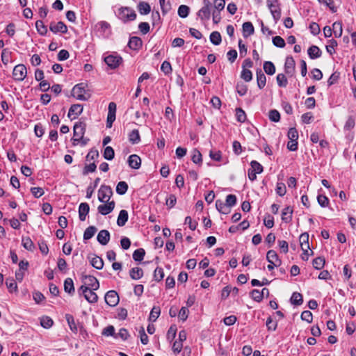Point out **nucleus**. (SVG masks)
I'll list each match as a JSON object with an SVG mask.
<instances>
[{"instance_id": "obj_48", "label": "nucleus", "mask_w": 356, "mask_h": 356, "mask_svg": "<svg viewBox=\"0 0 356 356\" xmlns=\"http://www.w3.org/2000/svg\"><path fill=\"white\" fill-rule=\"evenodd\" d=\"M65 318H66V320L67 321V323L69 325L70 330L74 332H76L77 327H76L74 317L71 314H66Z\"/></svg>"}, {"instance_id": "obj_51", "label": "nucleus", "mask_w": 356, "mask_h": 356, "mask_svg": "<svg viewBox=\"0 0 356 356\" xmlns=\"http://www.w3.org/2000/svg\"><path fill=\"white\" fill-rule=\"evenodd\" d=\"M236 117L239 122H244L246 120V114L241 108H236Z\"/></svg>"}, {"instance_id": "obj_31", "label": "nucleus", "mask_w": 356, "mask_h": 356, "mask_svg": "<svg viewBox=\"0 0 356 356\" xmlns=\"http://www.w3.org/2000/svg\"><path fill=\"white\" fill-rule=\"evenodd\" d=\"M64 290L69 294H73L74 293V286L73 280L71 278H67L64 282Z\"/></svg>"}, {"instance_id": "obj_9", "label": "nucleus", "mask_w": 356, "mask_h": 356, "mask_svg": "<svg viewBox=\"0 0 356 356\" xmlns=\"http://www.w3.org/2000/svg\"><path fill=\"white\" fill-rule=\"evenodd\" d=\"M104 299L106 303L111 307L116 306L120 300L118 293L114 290L108 291L105 295Z\"/></svg>"}, {"instance_id": "obj_3", "label": "nucleus", "mask_w": 356, "mask_h": 356, "mask_svg": "<svg viewBox=\"0 0 356 356\" xmlns=\"http://www.w3.org/2000/svg\"><path fill=\"white\" fill-rule=\"evenodd\" d=\"M203 6L197 13V15L200 18L202 23L208 21L211 17V8L212 4L209 0H203Z\"/></svg>"}, {"instance_id": "obj_5", "label": "nucleus", "mask_w": 356, "mask_h": 356, "mask_svg": "<svg viewBox=\"0 0 356 356\" xmlns=\"http://www.w3.org/2000/svg\"><path fill=\"white\" fill-rule=\"evenodd\" d=\"M112 195L113 191L111 187L102 185L98 191V200L102 202H108Z\"/></svg>"}, {"instance_id": "obj_11", "label": "nucleus", "mask_w": 356, "mask_h": 356, "mask_svg": "<svg viewBox=\"0 0 356 356\" xmlns=\"http://www.w3.org/2000/svg\"><path fill=\"white\" fill-rule=\"evenodd\" d=\"M296 63L292 56H287L284 63L285 73L289 76H292L295 72Z\"/></svg>"}, {"instance_id": "obj_14", "label": "nucleus", "mask_w": 356, "mask_h": 356, "mask_svg": "<svg viewBox=\"0 0 356 356\" xmlns=\"http://www.w3.org/2000/svg\"><path fill=\"white\" fill-rule=\"evenodd\" d=\"M86 284H88L91 289L97 290L99 287V284L96 277L92 275H83Z\"/></svg>"}, {"instance_id": "obj_62", "label": "nucleus", "mask_w": 356, "mask_h": 356, "mask_svg": "<svg viewBox=\"0 0 356 356\" xmlns=\"http://www.w3.org/2000/svg\"><path fill=\"white\" fill-rule=\"evenodd\" d=\"M236 196L235 195L230 194L226 197L225 204L227 207H232L236 204Z\"/></svg>"}, {"instance_id": "obj_60", "label": "nucleus", "mask_w": 356, "mask_h": 356, "mask_svg": "<svg viewBox=\"0 0 356 356\" xmlns=\"http://www.w3.org/2000/svg\"><path fill=\"white\" fill-rule=\"evenodd\" d=\"M275 191L277 195L284 196L286 192L285 184L282 182L277 183Z\"/></svg>"}, {"instance_id": "obj_30", "label": "nucleus", "mask_w": 356, "mask_h": 356, "mask_svg": "<svg viewBox=\"0 0 356 356\" xmlns=\"http://www.w3.org/2000/svg\"><path fill=\"white\" fill-rule=\"evenodd\" d=\"M129 275L133 280H139L143 275V270L138 267L132 268L129 271Z\"/></svg>"}, {"instance_id": "obj_38", "label": "nucleus", "mask_w": 356, "mask_h": 356, "mask_svg": "<svg viewBox=\"0 0 356 356\" xmlns=\"http://www.w3.org/2000/svg\"><path fill=\"white\" fill-rule=\"evenodd\" d=\"M291 302L294 305H300L303 302L302 296L300 293L294 292L291 298Z\"/></svg>"}, {"instance_id": "obj_57", "label": "nucleus", "mask_w": 356, "mask_h": 356, "mask_svg": "<svg viewBox=\"0 0 356 356\" xmlns=\"http://www.w3.org/2000/svg\"><path fill=\"white\" fill-rule=\"evenodd\" d=\"M241 76L245 81L249 82L252 79V73L250 70L243 69Z\"/></svg>"}, {"instance_id": "obj_27", "label": "nucleus", "mask_w": 356, "mask_h": 356, "mask_svg": "<svg viewBox=\"0 0 356 356\" xmlns=\"http://www.w3.org/2000/svg\"><path fill=\"white\" fill-rule=\"evenodd\" d=\"M137 8L140 15H147L151 11L150 5L145 1H140L137 6Z\"/></svg>"}, {"instance_id": "obj_37", "label": "nucleus", "mask_w": 356, "mask_h": 356, "mask_svg": "<svg viewBox=\"0 0 356 356\" xmlns=\"http://www.w3.org/2000/svg\"><path fill=\"white\" fill-rule=\"evenodd\" d=\"M91 265L96 269L100 270L104 266V261L102 259L98 256H95L91 259Z\"/></svg>"}, {"instance_id": "obj_4", "label": "nucleus", "mask_w": 356, "mask_h": 356, "mask_svg": "<svg viewBox=\"0 0 356 356\" xmlns=\"http://www.w3.org/2000/svg\"><path fill=\"white\" fill-rule=\"evenodd\" d=\"M119 18L123 22L133 21L136 18L135 11L129 7H122L118 12Z\"/></svg>"}, {"instance_id": "obj_36", "label": "nucleus", "mask_w": 356, "mask_h": 356, "mask_svg": "<svg viewBox=\"0 0 356 356\" xmlns=\"http://www.w3.org/2000/svg\"><path fill=\"white\" fill-rule=\"evenodd\" d=\"M264 70L268 75H273L275 73V67L270 61H265L264 63Z\"/></svg>"}, {"instance_id": "obj_8", "label": "nucleus", "mask_w": 356, "mask_h": 356, "mask_svg": "<svg viewBox=\"0 0 356 356\" xmlns=\"http://www.w3.org/2000/svg\"><path fill=\"white\" fill-rule=\"evenodd\" d=\"M108 110L106 127L111 128L113 122L115 120L116 104L115 102H110Z\"/></svg>"}, {"instance_id": "obj_15", "label": "nucleus", "mask_w": 356, "mask_h": 356, "mask_svg": "<svg viewBox=\"0 0 356 356\" xmlns=\"http://www.w3.org/2000/svg\"><path fill=\"white\" fill-rule=\"evenodd\" d=\"M97 241L102 245H106L110 240V233L108 230H101L97 236Z\"/></svg>"}, {"instance_id": "obj_16", "label": "nucleus", "mask_w": 356, "mask_h": 356, "mask_svg": "<svg viewBox=\"0 0 356 356\" xmlns=\"http://www.w3.org/2000/svg\"><path fill=\"white\" fill-rule=\"evenodd\" d=\"M90 211V207L88 203L83 202L79 204V217L81 221L86 220V216L88 214Z\"/></svg>"}, {"instance_id": "obj_28", "label": "nucleus", "mask_w": 356, "mask_h": 356, "mask_svg": "<svg viewBox=\"0 0 356 356\" xmlns=\"http://www.w3.org/2000/svg\"><path fill=\"white\" fill-rule=\"evenodd\" d=\"M293 209L290 207L284 208L282 212V220L285 222H289L292 220Z\"/></svg>"}, {"instance_id": "obj_63", "label": "nucleus", "mask_w": 356, "mask_h": 356, "mask_svg": "<svg viewBox=\"0 0 356 356\" xmlns=\"http://www.w3.org/2000/svg\"><path fill=\"white\" fill-rule=\"evenodd\" d=\"M99 156V154L98 150L97 149H90L86 156L87 161H92L98 159Z\"/></svg>"}, {"instance_id": "obj_58", "label": "nucleus", "mask_w": 356, "mask_h": 356, "mask_svg": "<svg viewBox=\"0 0 356 356\" xmlns=\"http://www.w3.org/2000/svg\"><path fill=\"white\" fill-rule=\"evenodd\" d=\"M177 333V327L172 325L170 327L167 332V339L171 341L175 339Z\"/></svg>"}, {"instance_id": "obj_7", "label": "nucleus", "mask_w": 356, "mask_h": 356, "mask_svg": "<svg viewBox=\"0 0 356 356\" xmlns=\"http://www.w3.org/2000/svg\"><path fill=\"white\" fill-rule=\"evenodd\" d=\"M104 61L111 69H116L122 63V58L118 55L111 54L105 57Z\"/></svg>"}, {"instance_id": "obj_49", "label": "nucleus", "mask_w": 356, "mask_h": 356, "mask_svg": "<svg viewBox=\"0 0 356 356\" xmlns=\"http://www.w3.org/2000/svg\"><path fill=\"white\" fill-rule=\"evenodd\" d=\"M190 11V8L186 5H181L178 8V15L181 18H186Z\"/></svg>"}, {"instance_id": "obj_23", "label": "nucleus", "mask_w": 356, "mask_h": 356, "mask_svg": "<svg viewBox=\"0 0 356 356\" xmlns=\"http://www.w3.org/2000/svg\"><path fill=\"white\" fill-rule=\"evenodd\" d=\"M308 55L311 59H316L321 56V50L316 45H312L307 50Z\"/></svg>"}, {"instance_id": "obj_42", "label": "nucleus", "mask_w": 356, "mask_h": 356, "mask_svg": "<svg viewBox=\"0 0 356 356\" xmlns=\"http://www.w3.org/2000/svg\"><path fill=\"white\" fill-rule=\"evenodd\" d=\"M128 190V184L125 181H120L116 186V193L119 195H124Z\"/></svg>"}, {"instance_id": "obj_10", "label": "nucleus", "mask_w": 356, "mask_h": 356, "mask_svg": "<svg viewBox=\"0 0 356 356\" xmlns=\"http://www.w3.org/2000/svg\"><path fill=\"white\" fill-rule=\"evenodd\" d=\"M49 30L54 33L58 32L61 33H66L67 32V27L63 22H51L49 24Z\"/></svg>"}, {"instance_id": "obj_52", "label": "nucleus", "mask_w": 356, "mask_h": 356, "mask_svg": "<svg viewBox=\"0 0 356 356\" xmlns=\"http://www.w3.org/2000/svg\"><path fill=\"white\" fill-rule=\"evenodd\" d=\"M268 118L270 121L277 122L280 120V114L277 110L273 109L269 111Z\"/></svg>"}, {"instance_id": "obj_35", "label": "nucleus", "mask_w": 356, "mask_h": 356, "mask_svg": "<svg viewBox=\"0 0 356 356\" xmlns=\"http://www.w3.org/2000/svg\"><path fill=\"white\" fill-rule=\"evenodd\" d=\"M93 291L90 289L84 295V298L90 303H95L98 300L97 295Z\"/></svg>"}, {"instance_id": "obj_55", "label": "nucleus", "mask_w": 356, "mask_h": 356, "mask_svg": "<svg viewBox=\"0 0 356 356\" xmlns=\"http://www.w3.org/2000/svg\"><path fill=\"white\" fill-rule=\"evenodd\" d=\"M236 88V92L240 96H244L248 91V86L243 83H238Z\"/></svg>"}, {"instance_id": "obj_64", "label": "nucleus", "mask_w": 356, "mask_h": 356, "mask_svg": "<svg viewBox=\"0 0 356 356\" xmlns=\"http://www.w3.org/2000/svg\"><path fill=\"white\" fill-rule=\"evenodd\" d=\"M161 70L165 74H168L171 73L172 67L170 63L166 60L163 61V63L161 64Z\"/></svg>"}, {"instance_id": "obj_12", "label": "nucleus", "mask_w": 356, "mask_h": 356, "mask_svg": "<svg viewBox=\"0 0 356 356\" xmlns=\"http://www.w3.org/2000/svg\"><path fill=\"white\" fill-rule=\"evenodd\" d=\"M106 204H100L97 207L98 212L102 215H107L110 213L115 208V202L114 201L106 202Z\"/></svg>"}, {"instance_id": "obj_32", "label": "nucleus", "mask_w": 356, "mask_h": 356, "mask_svg": "<svg viewBox=\"0 0 356 356\" xmlns=\"http://www.w3.org/2000/svg\"><path fill=\"white\" fill-rule=\"evenodd\" d=\"M332 31L336 38H340L343 33L342 23L340 22H335L332 24Z\"/></svg>"}, {"instance_id": "obj_46", "label": "nucleus", "mask_w": 356, "mask_h": 356, "mask_svg": "<svg viewBox=\"0 0 356 356\" xmlns=\"http://www.w3.org/2000/svg\"><path fill=\"white\" fill-rule=\"evenodd\" d=\"M54 324L53 320L49 316H42L40 318V325L45 329L50 328Z\"/></svg>"}, {"instance_id": "obj_59", "label": "nucleus", "mask_w": 356, "mask_h": 356, "mask_svg": "<svg viewBox=\"0 0 356 356\" xmlns=\"http://www.w3.org/2000/svg\"><path fill=\"white\" fill-rule=\"evenodd\" d=\"M337 46V42L334 40L331 39L329 40V44L326 46L327 51L330 54L332 55L335 51L334 48Z\"/></svg>"}, {"instance_id": "obj_13", "label": "nucleus", "mask_w": 356, "mask_h": 356, "mask_svg": "<svg viewBox=\"0 0 356 356\" xmlns=\"http://www.w3.org/2000/svg\"><path fill=\"white\" fill-rule=\"evenodd\" d=\"M86 124L83 122H76L74 126V137L82 138L86 132Z\"/></svg>"}, {"instance_id": "obj_39", "label": "nucleus", "mask_w": 356, "mask_h": 356, "mask_svg": "<svg viewBox=\"0 0 356 356\" xmlns=\"http://www.w3.org/2000/svg\"><path fill=\"white\" fill-rule=\"evenodd\" d=\"M210 41L214 45H218L222 41L221 35L218 31H213L210 35Z\"/></svg>"}, {"instance_id": "obj_22", "label": "nucleus", "mask_w": 356, "mask_h": 356, "mask_svg": "<svg viewBox=\"0 0 356 356\" xmlns=\"http://www.w3.org/2000/svg\"><path fill=\"white\" fill-rule=\"evenodd\" d=\"M257 86L262 89L266 86V77L261 69H257L256 72Z\"/></svg>"}, {"instance_id": "obj_40", "label": "nucleus", "mask_w": 356, "mask_h": 356, "mask_svg": "<svg viewBox=\"0 0 356 356\" xmlns=\"http://www.w3.org/2000/svg\"><path fill=\"white\" fill-rule=\"evenodd\" d=\"M97 228L95 226H89L85 230L83 233V239L84 240H89L96 233Z\"/></svg>"}, {"instance_id": "obj_19", "label": "nucleus", "mask_w": 356, "mask_h": 356, "mask_svg": "<svg viewBox=\"0 0 356 356\" xmlns=\"http://www.w3.org/2000/svg\"><path fill=\"white\" fill-rule=\"evenodd\" d=\"M142 45V40L136 36L131 37L128 42V47L133 50H138Z\"/></svg>"}, {"instance_id": "obj_25", "label": "nucleus", "mask_w": 356, "mask_h": 356, "mask_svg": "<svg viewBox=\"0 0 356 356\" xmlns=\"http://www.w3.org/2000/svg\"><path fill=\"white\" fill-rule=\"evenodd\" d=\"M22 246L27 250L28 251L33 252L35 249V245L30 237L23 236L22 238Z\"/></svg>"}, {"instance_id": "obj_44", "label": "nucleus", "mask_w": 356, "mask_h": 356, "mask_svg": "<svg viewBox=\"0 0 356 356\" xmlns=\"http://www.w3.org/2000/svg\"><path fill=\"white\" fill-rule=\"evenodd\" d=\"M35 27L38 32V33L41 35H44L47 33V28L44 24L42 20H38L35 22Z\"/></svg>"}, {"instance_id": "obj_53", "label": "nucleus", "mask_w": 356, "mask_h": 356, "mask_svg": "<svg viewBox=\"0 0 356 356\" xmlns=\"http://www.w3.org/2000/svg\"><path fill=\"white\" fill-rule=\"evenodd\" d=\"M164 277V272L162 268L157 267L154 272V278L156 282L161 281Z\"/></svg>"}, {"instance_id": "obj_21", "label": "nucleus", "mask_w": 356, "mask_h": 356, "mask_svg": "<svg viewBox=\"0 0 356 356\" xmlns=\"http://www.w3.org/2000/svg\"><path fill=\"white\" fill-rule=\"evenodd\" d=\"M300 244L302 252H307L310 250L309 234L307 233H303L300 236Z\"/></svg>"}, {"instance_id": "obj_56", "label": "nucleus", "mask_w": 356, "mask_h": 356, "mask_svg": "<svg viewBox=\"0 0 356 356\" xmlns=\"http://www.w3.org/2000/svg\"><path fill=\"white\" fill-rule=\"evenodd\" d=\"M250 296L254 301L258 302H260L263 300V297L261 293V291L258 289H253L250 292Z\"/></svg>"}, {"instance_id": "obj_20", "label": "nucleus", "mask_w": 356, "mask_h": 356, "mask_svg": "<svg viewBox=\"0 0 356 356\" xmlns=\"http://www.w3.org/2000/svg\"><path fill=\"white\" fill-rule=\"evenodd\" d=\"M243 35L244 38H248L254 33V28L250 22H246L243 24Z\"/></svg>"}, {"instance_id": "obj_2", "label": "nucleus", "mask_w": 356, "mask_h": 356, "mask_svg": "<svg viewBox=\"0 0 356 356\" xmlns=\"http://www.w3.org/2000/svg\"><path fill=\"white\" fill-rule=\"evenodd\" d=\"M266 3L273 19L277 22L281 17L282 11L279 0H266Z\"/></svg>"}, {"instance_id": "obj_33", "label": "nucleus", "mask_w": 356, "mask_h": 356, "mask_svg": "<svg viewBox=\"0 0 356 356\" xmlns=\"http://www.w3.org/2000/svg\"><path fill=\"white\" fill-rule=\"evenodd\" d=\"M161 314V309L159 306H154L150 312V314L149 316V321L152 322H155Z\"/></svg>"}, {"instance_id": "obj_41", "label": "nucleus", "mask_w": 356, "mask_h": 356, "mask_svg": "<svg viewBox=\"0 0 356 356\" xmlns=\"http://www.w3.org/2000/svg\"><path fill=\"white\" fill-rule=\"evenodd\" d=\"M191 159L194 163L198 164L200 165H202V154L198 149H194L193 150V155H192Z\"/></svg>"}, {"instance_id": "obj_1", "label": "nucleus", "mask_w": 356, "mask_h": 356, "mask_svg": "<svg viewBox=\"0 0 356 356\" xmlns=\"http://www.w3.org/2000/svg\"><path fill=\"white\" fill-rule=\"evenodd\" d=\"M72 95L80 101H87L91 97V93L86 83L82 82L75 85L72 90Z\"/></svg>"}, {"instance_id": "obj_17", "label": "nucleus", "mask_w": 356, "mask_h": 356, "mask_svg": "<svg viewBox=\"0 0 356 356\" xmlns=\"http://www.w3.org/2000/svg\"><path fill=\"white\" fill-rule=\"evenodd\" d=\"M129 165L133 169H138L141 165V159L136 154H131L128 158Z\"/></svg>"}, {"instance_id": "obj_47", "label": "nucleus", "mask_w": 356, "mask_h": 356, "mask_svg": "<svg viewBox=\"0 0 356 356\" xmlns=\"http://www.w3.org/2000/svg\"><path fill=\"white\" fill-rule=\"evenodd\" d=\"M325 263V260L323 257H317L314 259L312 261V264L314 268H315L317 270H321L323 268Z\"/></svg>"}, {"instance_id": "obj_61", "label": "nucleus", "mask_w": 356, "mask_h": 356, "mask_svg": "<svg viewBox=\"0 0 356 356\" xmlns=\"http://www.w3.org/2000/svg\"><path fill=\"white\" fill-rule=\"evenodd\" d=\"M301 319L305 321L307 323H312L313 319L312 313L309 310H305L301 314Z\"/></svg>"}, {"instance_id": "obj_45", "label": "nucleus", "mask_w": 356, "mask_h": 356, "mask_svg": "<svg viewBox=\"0 0 356 356\" xmlns=\"http://www.w3.org/2000/svg\"><path fill=\"white\" fill-rule=\"evenodd\" d=\"M103 156L106 160H112L115 156V152L112 147L107 146L105 147Z\"/></svg>"}, {"instance_id": "obj_43", "label": "nucleus", "mask_w": 356, "mask_h": 356, "mask_svg": "<svg viewBox=\"0 0 356 356\" xmlns=\"http://www.w3.org/2000/svg\"><path fill=\"white\" fill-rule=\"evenodd\" d=\"M145 254V251L143 248H138L133 253V259L136 261H141Z\"/></svg>"}, {"instance_id": "obj_34", "label": "nucleus", "mask_w": 356, "mask_h": 356, "mask_svg": "<svg viewBox=\"0 0 356 356\" xmlns=\"http://www.w3.org/2000/svg\"><path fill=\"white\" fill-rule=\"evenodd\" d=\"M129 140L132 144H138L140 141V136L138 129H134L129 134Z\"/></svg>"}, {"instance_id": "obj_54", "label": "nucleus", "mask_w": 356, "mask_h": 356, "mask_svg": "<svg viewBox=\"0 0 356 356\" xmlns=\"http://www.w3.org/2000/svg\"><path fill=\"white\" fill-rule=\"evenodd\" d=\"M273 43L275 47L280 48H283L286 45L284 40L282 37L277 35L273 38Z\"/></svg>"}, {"instance_id": "obj_6", "label": "nucleus", "mask_w": 356, "mask_h": 356, "mask_svg": "<svg viewBox=\"0 0 356 356\" xmlns=\"http://www.w3.org/2000/svg\"><path fill=\"white\" fill-rule=\"evenodd\" d=\"M26 67L23 64H19L15 66L13 71V76L15 81H22L26 76Z\"/></svg>"}, {"instance_id": "obj_50", "label": "nucleus", "mask_w": 356, "mask_h": 356, "mask_svg": "<svg viewBox=\"0 0 356 356\" xmlns=\"http://www.w3.org/2000/svg\"><path fill=\"white\" fill-rule=\"evenodd\" d=\"M276 79L280 87L285 88L288 84L287 79L284 74H278Z\"/></svg>"}, {"instance_id": "obj_26", "label": "nucleus", "mask_w": 356, "mask_h": 356, "mask_svg": "<svg viewBox=\"0 0 356 356\" xmlns=\"http://www.w3.org/2000/svg\"><path fill=\"white\" fill-rule=\"evenodd\" d=\"M129 218L128 212L126 210H121L119 213L117 224L120 227H123Z\"/></svg>"}, {"instance_id": "obj_24", "label": "nucleus", "mask_w": 356, "mask_h": 356, "mask_svg": "<svg viewBox=\"0 0 356 356\" xmlns=\"http://www.w3.org/2000/svg\"><path fill=\"white\" fill-rule=\"evenodd\" d=\"M266 259L270 264L277 263L279 264H282L281 260L276 252L273 250H268L266 254Z\"/></svg>"}, {"instance_id": "obj_29", "label": "nucleus", "mask_w": 356, "mask_h": 356, "mask_svg": "<svg viewBox=\"0 0 356 356\" xmlns=\"http://www.w3.org/2000/svg\"><path fill=\"white\" fill-rule=\"evenodd\" d=\"M6 284L10 293L17 292V284L13 277L7 278Z\"/></svg>"}, {"instance_id": "obj_18", "label": "nucleus", "mask_w": 356, "mask_h": 356, "mask_svg": "<svg viewBox=\"0 0 356 356\" xmlns=\"http://www.w3.org/2000/svg\"><path fill=\"white\" fill-rule=\"evenodd\" d=\"M83 112V106L79 104H73L69 109L68 117L71 118L72 115H74L73 119L77 118Z\"/></svg>"}]
</instances>
